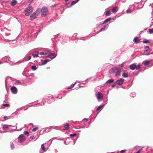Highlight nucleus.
<instances>
[{
  "label": "nucleus",
  "mask_w": 153,
  "mask_h": 153,
  "mask_svg": "<svg viewBox=\"0 0 153 153\" xmlns=\"http://www.w3.org/2000/svg\"><path fill=\"white\" fill-rule=\"evenodd\" d=\"M112 73L113 75L115 76H118L120 75L121 73V70L116 67L113 68H112Z\"/></svg>",
  "instance_id": "nucleus-1"
},
{
  "label": "nucleus",
  "mask_w": 153,
  "mask_h": 153,
  "mask_svg": "<svg viewBox=\"0 0 153 153\" xmlns=\"http://www.w3.org/2000/svg\"><path fill=\"white\" fill-rule=\"evenodd\" d=\"M41 11L42 12L41 15L42 17H45L48 13V11L47 8L46 7H43L41 9Z\"/></svg>",
  "instance_id": "nucleus-2"
},
{
  "label": "nucleus",
  "mask_w": 153,
  "mask_h": 153,
  "mask_svg": "<svg viewBox=\"0 0 153 153\" xmlns=\"http://www.w3.org/2000/svg\"><path fill=\"white\" fill-rule=\"evenodd\" d=\"M33 10L32 7L29 6L25 11V14L26 16H28L32 13Z\"/></svg>",
  "instance_id": "nucleus-3"
},
{
  "label": "nucleus",
  "mask_w": 153,
  "mask_h": 153,
  "mask_svg": "<svg viewBox=\"0 0 153 153\" xmlns=\"http://www.w3.org/2000/svg\"><path fill=\"white\" fill-rule=\"evenodd\" d=\"M45 55L46 56H51V58L52 59L54 58L56 55L54 53H50V51H45Z\"/></svg>",
  "instance_id": "nucleus-4"
},
{
  "label": "nucleus",
  "mask_w": 153,
  "mask_h": 153,
  "mask_svg": "<svg viewBox=\"0 0 153 153\" xmlns=\"http://www.w3.org/2000/svg\"><path fill=\"white\" fill-rule=\"evenodd\" d=\"M140 68V64L137 65L132 64L130 66V68L132 70L136 69L137 70L139 69Z\"/></svg>",
  "instance_id": "nucleus-5"
},
{
  "label": "nucleus",
  "mask_w": 153,
  "mask_h": 153,
  "mask_svg": "<svg viewBox=\"0 0 153 153\" xmlns=\"http://www.w3.org/2000/svg\"><path fill=\"white\" fill-rule=\"evenodd\" d=\"M17 115V113L16 112H14L12 114L10 115L7 116H4V118L5 119H9L13 117H14L16 115Z\"/></svg>",
  "instance_id": "nucleus-6"
},
{
  "label": "nucleus",
  "mask_w": 153,
  "mask_h": 153,
  "mask_svg": "<svg viewBox=\"0 0 153 153\" xmlns=\"http://www.w3.org/2000/svg\"><path fill=\"white\" fill-rule=\"evenodd\" d=\"M124 81V79L123 78H120L119 79L117 80L115 83L118 84L119 85H122L123 82Z\"/></svg>",
  "instance_id": "nucleus-7"
},
{
  "label": "nucleus",
  "mask_w": 153,
  "mask_h": 153,
  "mask_svg": "<svg viewBox=\"0 0 153 153\" xmlns=\"http://www.w3.org/2000/svg\"><path fill=\"white\" fill-rule=\"evenodd\" d=\"M11 90L12 93L16 94L17 92V89L16 87L14 86L12 87L11 88Z\"/></svg>",
  "instance_id": "nucleus-8"
},
{
  "label": "nucleus",
  "mask_w": 153,
  "mask_h": 153,
  "mask_svg": "<svg viewBox=\"0 0 153 153\" xmlns=\"http://www.w3.org/2000/svg\"><path fill=\"white\" fill-rule=\"evenodd\" d=\"M25 137L23 134H22L20 135V143H22L25 140Z\"/></svg>",
  "instance_id": "nucleus-9"
},
{
  "label": "nucleus",
  "mask_w": 153,
  "mask_h": 153,
  "mask_svg": "<svg viewBox=\"0 0 153 153\" xmlns=\"http://www.w3.org/2000/svg\"><path fill=\"white\" fill-rule=\"evenodd\" d=\"M17 3V1L16 0H13L11 1L10 4L11 6L13 7L16 5Z\"/></svg>",
  "instance_id": "nucleus-10"
},
{
  "label": "nucleus",
  "mask_w": 153,
  "mask_h": 153,
  "mask_svg": "<svg viewBox=\"0 0 153 153\" xmlns=\"http://www.w3.org/2000/svg\"><path fill=\"white\" fill-rule=\"evenodd\" d=\"M96 96L98 100L102 99V94L100 93H98L96 94Z\"/></svg>",
  "instance_id": "nucleus-11"
},
{
  "label": "nucleus",
  "mask_w": 153,
  "mask_h": 153,
  "mask_svg": "<svg viewBox=\"0 0 153 153\" xmlns=\"http://www.w3.org/2000/svg\"><path fill=\"white\" fill-rule=\"evenodd\" d=\"M37 16L36 15V13H34L30 16V19L31 20H33L36 18Z\"/></svg>",
  "instance_id": "nucleus-12"
},
{
  "label": "nucleus",
  "mask_w": 153,
  "mask_h": 153,
  "mask_svg": "<svg viewBox=\"0 0 153 153\" xmlns=\"http://www.w3.org/2000/svg\"><path fill=\"white\" fill-rule=\"evenodd\" d=\"M11 126L10 125L5 124L3 125L2 128L3 130H5L6 129H8Z\"/></svg>",
  "instance_id": "nucleus-13"
},
{
  "label": "nucleus",
  "mask_w": 153,
  "mask_h": 153,
  "mask_svg": "<svg viewBox=\"0 0 153 153\" xmlns=\"http://www.w3.org/2000/svg\"><path fill=\"white\" fill-rule=\"evenodd\" d=\"M140 39L137 37H136L134 38V42L135 43H138L140 42Z\"/></svg>",
  "instance_id": "nucleus-14"
},
{
  "label": "nucleus",
  "mask_w": 153,
  "mask_h": 153,
  "mask_svg": "<svg viewBox=\"0 0 153 153\" xmlns=\"http://www.w3.org/2000/svg\"><path fill=\"white\" fill-rule=\"evenodd\" d=\"M39 55V52L37 51H36L32 54V55L34 57H37Z\"/></svg>",
  "instance_id": "nucleus-15"
},
{
  "label": "nucleus",
  "mask_w": 153,
  "mask_h": 153,
  "mask_svg": "<svg viewBox=\"0 0 153 153\" xmlns=\"http://www.w3.org/2000/svg\"><path fill=\"white\" fill-rule=\"evenodd\" d=\"M40 11L41 9L40 8H38L35 12H34V13H35L36 15L38 16L39 14Z\"/></svg>",
  "instance_id": "nucleus-16"
},
{
  "label": "nucleus",
  "mask_w": 153,
  "mask_h": 153,
  "mask_svg": "<svg viewBox=\"0 0 153 153\" xmlns=\"http://www.w3.org/2000/svg\"><path fill=\"white\" fill-rule=\"evenodd\" d=\"M64 127L65 128V129H64V130L68 129L69 128V125L68 123H65L64 125Z\"/></svg>",
  "instance_id": "nucleus-17"
},
{
  "label": "nucleus",
  "mask_w": 153,
  "mask_h": 153,
  "mask_svg": "<svg viewBox=\"0 0 153 153\" xmlns=\"http://www.w3.org/2000/svg\"><path fill=\"white\" fill-rule=\"evenodd\" d=\"M111 20V17H109L106 19H105L104 21V22L102 24H105L106 23L110 21Z\"/></svg>",
  "instance_id": "nucleus-18"
},
{
  "label": "nucleus",
  "mask_w": 153,
  "mask_h": 153,
  "mask_svg": "<svg viewBox=\"0 0 153 153\" xmlns=\"http://www.w3.org/2000/svg\"><path fill=\"white\" fill-rule=\"evenodd\" d=\"M118 10V8L117 7H114L112 10L113 12H116Z\"/></svg>",
  "instance_id": "nucleus-19"
},
{
  "label": "nucleus",
  "mask_w": 153,
  "mask_h": 153,
  "mask_svg": "<svg viewBox=\"0 0 153 153\" xmlns=\"http://www.w3.org/2000/svg\"><path fill=\"white\" fill-rule=\"evenodd\" d=\"M41 148L42 150H43L44 152L46 151L45 147V144H42L41 146Z\"/></svg>",
  "instance_id": "nucleus-20"
},
{
  "label": "nucleus",
  "mask_w": 153,
  "mask_h": 153,
  "mask_svg": "<svg viewBox=\"0 0 153 153\" xmlns=\"http://www.w3.org/2000/svg\"><path fill=\"white\" fill-rule=\"evenodd\" d=\"M111 14V12L110 10L107 11L105 13V16H109Z\"/></svg>",
  "instance_id": "nucleus-21"
},
{
  "label": "nucleus",
  "mask_w": 153,
  "mask_h": 153,
  "mask_svg": "<svg viewBox=\"0 0 153 153\" xmlns=\"http://www.w3.org/2000/svg\"><path fill=\"white\" fill-rule=\"evenodd\" d=\"M145 51L148 52H150L149 48V46H146L145 47Z\"/></svg>",
  "instance_id": "nucleus-22"
},
{
  "label": "nucleus",
  "mask_w": 153,
  "mask_h": 153,
  "mask_svg": "<svg viewBox=\"0 0 153 153\" xmlns=\"http://www.w3.org/2000/svg\"><path fill=\"white\" fill-rule=\"evenodd\" d=\"M2 105L4 107L9 108L10 106V105L9 104H3Z\"/></svg>",
  "instance_id": "nucleus-23"
},
{
  "label": "nucleus",
  "mask_w": 153,
  "mask_h": 153,
  "mask_svg": "<svg viewBox=\"0 0 153 153\" xmlns=\"http://www.w3.org/2000/svg\"><path fill=\"white\" fill-rule=\"evenodd\" d=\"M79 0H77L75 1H73L71 3V6H72L77 3Z\"/></svg>",
  "instance_id": "nucleus-24"
},
{
  "label": "nucleus",
  "mask_w": 153,
  "mask_h": 153,
  "mask_svg": "<svg viewBox=\"0 0 153 153\" xmlns=\"http://www.w3.org/2000/svg\"><path fill=\"white\" fill-rule=\"evenodd\" d=\"M150 63V62L149 61H146L144 62V64L145 66H147L149 65Z\"/></svg>",
  "instance_id": "nucleus-25"
},
{
  "label": "nucleus",
  "mask_w": 153,
  "mask_h": 153,
  "mask_svg": "<svg viewBox=\"0 0 153 153\" xmlns=\"http://www.w3.org/2000/svg\"><path fill=\"white\" fill-rule=\"evenodd\" d=\"M122 76L124 77H127L128 76V74L126 73H123L122 74Z\"/></svg>",
  "instance_id": "nucleus-26"
},
{
  "label": "nucleus",
  "mask_w": 153,
  "mask_h": 153,
  "mask_svg": "<svg viewBox=\"0 0 153 153\" xmlns=\"http://www.w3.org/2000/svg\"><path fill=\"white\" fill-rule=\"evenodd\" d=\"M114 80L113 79H109L106 82V83H111L112 82H114Z\"/></svg>",
  "instance_id": "nucleus-27"
},
{
  "label": "nucleus",
  "mask_w": 153,
  "mask_h": 153,
  "mask_svg": "<svg viewBox=\"0 0 153 153\" xmlns=\"http://www.w3.org/2000/svg\"><path fill=\"white\" fill-rule=\"evenodd\" d=\"M10 147L12 149H13L14 148V144L12 142H11L10 143Z\"/></svg>",
  "instance_id": "nucleus-28"
},
{
  "label": "nucleus",
  "mask_w": 153,
  "mask_h": 153,
  "mask_svg": "<svg viewBox=\"0 0 153 153\" xmlns=\"http://www.w3.org/2000/svg\"><path fill=\"white\" fill-rule=\"evenodd\" d=\"M104 105H100L99 106L97 109V111H99L100 109H101L103 106Z\"/></svg>",
  "instance_id": "nucleus-29"
},
{
  "label": "nucleus",
  "mask_w": 153,
  "mask_h": 153,
  "mask_svg": "<svg viewBox=\"0 0 153 153\" xmlns=\"http://www.w3.org/2000/svg\"><path fill=\"white\" fill-rule=\"evenodd\" d=\"M48 61H49V60H48V59H46L45 60L44 62L42 63V65H45V64H46L47 62H48Z\"/></svg>",
  "instance_id": "nucleus-30"
},
{
  "label": "nucleus",
  "mask_w": 153,
  "mask_h": 153,
  "mask_svg": "<svg viewBox=\"0 0 153 153\" xmlns=\"http://www.w3.org/2000/svg\"><path fill=\"white\" fill-rule=\"evenodd\" d=\"M37 68L35 65H33L31 66V69L33 70H36Z\"/></svg>",
  "instance_id": "nucleus-31"
},
{
  "label": "nucleus",
  "mask_w": 153,
  "mask_h": 153,
  "mask_svg": "<svg viewBox=\"0 0 153 153\" xmlns=\"http://www.w3.org/2000/svg\"><path fill=\"white\" fill-rule=\"evenodd\" d=\"M38 129V127H36L35 128H33L32 129V131L33 132L36 131Z\"/></svg>",
  "instance_id": "nucleus-32"
},
{
  "label": "nucleus",
  "mask_w": 153,
  "mask_h": 153,
  "mask_svg": "<svg viewBox=\"0 0 153 153\" xmlns=\"http://www.w3.org/2000/svg\"><path fill=\"white\" fill-rule=\"evenodd\" d=\"M149 32L150 34L153 33V28L149 29Z\"/></svg>",
  "instance_id": "nucleus-33"
},
{
  "label": "nucleus",
  "mask_w": 153,
  "mask_h": 153,
  "mask_svg": "<svg viewBox=\"0 0 153 153\" xmlns=\"http://www.w3.org/2000/svg\"><path fill=\"white\" fill-rule=\"evenodd\" d=\"M75 83H76L72 85L70 87H68V89H71V88H73V87H74V85L75 84Z\"/></svg>",
  "instance_id": "nucleus-34"
},
{
  "label": "nucleus",
  "mask_w": 153,
  "mask_h": 153,
  "mask_svg": "<svg viewBox=\"0 0 153 153\" xmlns=\"http://www.w3.org/2000/svg\"><path fill=\"white\" fill-rule=\"evenodd\" d=\"M5 58H8V60L10 62H11L12 61L11 60V58L10 57L8 56H7L5 57Z\"/></svg>",
  "instance_id": "nucleus-35"
},
{
  "label": "nucleus",
  "mask_w": 153,
  "mask_h": 153,
  "mask_svg": "<svg viewBox=\"0 0 153 153\" xmlns=\"http://www.w3.org/2000/svg\"><path fill=\"white\" fill-rule=\"evenodd\" d=\"M24 133L25 134L27 135V136H29V132L27 131H25L24 132Z\"/></svg>",
  "instance_id": "nucleus-36"
},
{
  "label": "nucleus",
  "mask_w": 153,
  "mask_h": 153,
  "mask_svg": "<svg viewBox=\"0 0 153 153\" xmlns=\"http://www.w3.org/2000/svg\"><path fill=\"white\" fill-rule=\"evenodd\" d=\"M149 42V41L148 40H146L143 41V43H147Z\"/></svg>",
  "instance_id": "nucleus-37"
},
{
  "label": "nucleus",
  "mask_w": 153,
  "mask_h": 153,
  "mask_svg": "<svg viewBox=\"0 0 153 153\" xmlns=\"http://www.w3.org/2000/svg\"><path fill=\"white\" fill-rule=\"evenodd\" d=\"M45 52H41L39 53V54L43 55H45Z\"/></svg>",
  "instance_id": "nucleus-38"
},
{
  "label": "nucleus",
  "mask_w": 153,
  "mask_h": 153,
  "mask_svg": "<svg viewBox=\"0 0 153 153\" xmlns=\"http://www.w3.org/2000/svg\"><path fill=\"white\" fill-rule=\"evenodd\" d=\"M76 134H71L70 135V136L71 137H74V136H76Z\"/></svg>",
  "instance_id": "nucleus-39"
},
{
  "label": "nucleus",
  "mask_w": 153,
  "mask_h": 153,
  "mask_svg": "<svg viewBox=\"0 0 153 153\" xmlns=\"http://www.w3.org/2000/svg\"><path fill=\"white\" fill-rule=\"evenodd\" d=\"M126 12L127 13H130L131 12V10L130 9H128L127 11Z\"/></svg>",
  "instance_id": "nucleus-40"
},
{
  "label": "nucleus",
  "mask_w": 153,
  "mask_h": 153,
  "mask_svg": "<svg viewBox=\"0 0 153 153\" xmlns=\"http://www.w3.org/2000/svg\"><path fill=\"white\" fill-rule=\"evenodd\" d=\"M126 151V149L122 150L120 151V153H123V152H125Z\"/></svg>",
  "instance_id": "nucleus-41"
},
{
  "label": "nucleus",
  "mask_w": 153,
  "mask_h": 153,
  "mask_svg": "<svg viewBox=\"0 0 153 153\" xmlns=\"http://www.w3.org/2000/svg\"><path fill=\"white\" fill-rule=\"evenodd\" d=\"M104 28H102L100 30V31H102V30H104L105 29V26H104Z\"/></svg>",
  "instance_id": "nucleus-42"
},
{
  "label": "nucleus",
  "mask_w": 153,
  "mask_h": 153,
  "mask_svg": "<svg viewBox=\"0 0 153 153\" xmlns=\"http://www.w3.org/2000/svg\"><path fill=\"white\" fill-rule=\"evenodd\" d=\"M142 149H140L138 151H137L136 153H140L141 150H142Z\"/></svg>",
  "instance_id": "nucleus-43"
},
{
  "label": "nucleus",
  "mask_w": 153,
  "mask_h": 153,
  "mask_svg": "<svg viewBox=\"0 0 153 153\" xmlns=\"http://www.w3.org/2000/svg\"><path fill=\"white\" fill-rule=\"evenodd\" d=\"M31 56H29L28 57V59H27V60H30L31 59Z\"/></svg>",
  "instance_id": "nucleus-44"
},
{
  "label": "nucleus",
  "mask_w": 153,
  "mask_h": 153,
  "mask_svg": "<svg viewBox=\"0 0 153 153\" xmlns=\"http://www.w3.org/2000/svg\"><path fill=\"white\" fill-rule=\"evenodd\" d=\"M33 0H29V2L30 3V4L32 1H33Z\"/></svg>",
  "instance_id": "nucleus-45"
},
{
  "label": "nucleus",
  "mask_w": 153,
  "mask_h": 153,
  "mask_svg": "<svg viewBox=\"0 0 153 153\" xmlns=\"http://www.w3.org/2000/svg\"><path fill=\"white\" fill-rule=\"evenodd\" d=\"M120 66H121V67H123V64H122V65H119Z\"/></svg>",
  "instance_id": "nucleus-46"
},
{
  "label": "nucleus",
  "mask_w": 153,
  "mask_h": 153,
  "mask_svg": "<svg viewBox=\"0 0 153 153\" xmlns=\"http://www.w3.org/2000/svg\"><path fill=\"white\" fill-rule=\"evenodd\" d=\"M116 85L115 84H114V85H112V87H115V86Z\"/></svg>",
  "instance_id": "nucleus-47"
},
{
  "label": "nucleus",
  "mask_w": 153,
  "mask_h": 153,
  "mask_svg": "<svg viewBox=\"0 0 153 153\" xmlns=\"http://www.w3.org/2000/svg\"><path fill=\"white\" fill-rule=\"evenodd\" d=\"M3 58V59H8V58H5V57H4Z\"/></svg>",
  "instance_id": "nucleus-48"
},
{
  "label": "nucleus",
  "mask_w": 153,
  "mask_h": 153,
  "mask_svg": "<svg viewBox=\"0 0 153 153\" xmlns=\"http://www.w3.org/2000/svg\"><path fill=\"white\" fill-rule=\"evenodd\" d=\"M3 63V62H2L0 61V64Z\"/></svg>",
  "instance_id": "nucleus-49"
},
{
  "label": "nucleus",
  "mask_w": 153,
  "mask_h": 153,
  "mask_svg": "<svg viewBox=\"0 0 153 153\" xmlns=\"http://www.w3.org/2000/svg\"><path fill=\"white\" fill-rule=\"evenodd\" d=\"M69 0H65V2H67Z\"/></svg>",
  "instance_id": "nucleus-50"
},
{
  "label": "nucleus",
  "mask_w": 153,
  "mask_h": 153,
  "mask_svg": "<svg viewBox=\"0 0 153 153\" xmlns=\"http://www.w3.org/2000/svg\"><path fill=\"white\" fill-rule=\"evenodd\" d=\"M17 138H18V140H19V137H18Z\"/></svg>",
  "instance_id": "nucleus-51"
},
{
  "label": "nucleus",
  "mask_w": 153,
  "mask_h": 153,
  "mask_svg": "<svg viewBox=\"0 0 153 153\" xmlns=\"http://www.w3.org/2000/svg\"><path fill=\"white\" fill-rule=\"evenodd\" d=\"M68 4H69V3H66V5H68Z\"/></svg>",
  "instance_id": "nucleus-52"
},
{
  "label": "nucleus",
  "mask_w": 153,
  "mask_h": 153,
  "mask_svg": "<svg viewBox=\"0 0 153 153\" xmlns=\"http://www.w3.org/2000/svg\"><path fill=\"white\" fill-rule=\"evenodd\" d=\"M111 153H114V152H111Z\"/></svg>",
  "instance_id": "nucleus-53"
}]
</instances>
